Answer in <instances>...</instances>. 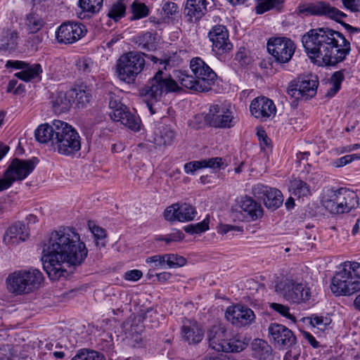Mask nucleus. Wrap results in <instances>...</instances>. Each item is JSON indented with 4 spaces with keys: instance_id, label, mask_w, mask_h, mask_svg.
Listing matches in <instances>:
<instances>
[{
    "instance_id": "aec40b11",
    "label": "nucleus",
    "mask_w": 360,
    "mask_h": 360,
    "mask_svg": "<svg viewBox=\"0 0 360 360\" xmlns=\"http://www.w3.org/2000/svg\"><path fill=\"white\" fill-rule=\"evenodd\" d=\"M250 110L252 116L262 121L274 117L276 113L274 103L265 96H259L254 98L250 105Z\"/></svg>"
},
{
    "instance_id": "e2e57ef3",
    "label": "nucleus",
    "mask_w": 360,
    "mask_h": 360,
    "mask_svg": "<svg viewBox=\"0 0 360 360\" xmlns=\"http://www.w3.org/2000/svg\"><path fill=\"white\" fill-rule=\"evenodd\" d=\"M360 0H342V4L345 8L351 11L355 12L359 10Z\"/></svg>"
},
{
    "instance_id": "bf43d9fd",
    "label": "nucleus",
    "mask_w": 360,
    "mask_h": 360,
    "mask_svg": "<svg viewBox=\"0 0 360 360\" xmlns=\"http://www.w3.org/2000/svg\"><path fill=\"white\" fill-rule=\"evenodd\" d=\"M108 100H109V108L110 111L114 110L121 106L124 105L121 103L120 98L119 96H117L113 92H110L108 94Z\"/></svg>"
},
{
    "instance_id": "ddd939ff",
    "label": "nucleus",
    "mask_w": 360,
    "mask_h": 360,
    "mask_svg": "<svg viewBox=\"0 0 360 360\" xmlns=\"http://www.w3.org/2000/svg\"><path fill=\"white\" fill-rule=\"evenodd\" d=\"M87 33L86 26L79 22L66 21L56 31V39L59 44H72L84 37Z\"/></svg>"
},
{
    "instance_id": "b1692460",
    "label": "nucleus",
    "mask_w": 360,
    "mask_h": 360,
    "mask_svg": "<svg viewBox=\"0 0 360 360\" xmlns=\"http://www.w3.org/2000/svg\"><path fill=\"white\" fill-rule=\"evenodd\" d=\"M110 118L115 122H120L131 130L139 131L141 129V120L131 113L126 105L115 109L109 112Z\"/></svg>"
},
{
    "instance_id": "338daca9",
    "label": "nucleus",
    "mask_w": 360,
    "mask_h": 360,
    "mask_svg": "<svg viewBox=\"0 0 360 360\" xmlns=\"http://www.w3.org/2000/svg\"><path fill=\"white\" fill-rule=\"evenodd\" d=\"M300 356L299 351L295 349H291L284 355L283 360H298Z\"/></svg>"
},
{
    "instance_id": "6ab92c4d",
    "label": "nucleus",
    "mask_w": 360,
    "mask_h": 360,
    "mask_svg": "<svg viewBox=\"0 0 360 360\" xmlns=\"http://www.w3.org/2000/svg\"><path fill=\"white\" fill-rule=\"evenodd\" d=\"M195 209L188 203H175L168 206L164 211L165 219L170 222L189 221L195 217Z\"/></svg>"
},
{
    "instance_id": "72a5a7b5",
    "label": "nucleus",
    "mask_w": 360,
    "mask_h": 360,
    "mask_svg": "<svg viewBox=\"0 0 360 360\" xmlns=\"http://www.w3.org/2000/svg\"><path fill=\"white\" fill-rule=\"evenodd\" d=\"M46 25L45 20L37 13L31 12L26 15L25 27L30 34L39 32Z\"/></svg>"
},
{
    "instance_id": "de8ad7c7",
    "label": "nucleus",
    "mask_w": 360,
    "mask_h": 360,
    "mask_svg": "<svg viewBox=\"0 0 360 360\" xmlns=\"http://www.w3.org/2000/svg\"><path fill=\"white\" fill-rule=\"evenodd\" d=\"M162 11L166 17L175 18L179 13V7L171 0H162Z\"/></svg>"
},
{
    "instance_id": "58836bf2",
    "label": "nucleus",
    "mask_w": 360,
    "mask_h": 360,
    "mask_svg": "<svg viewBox=\"0 0 360 360\" xmlns=\"http://www.w3.org/2000/svg\"><path fill=\"white\" fill-rule=\"evenodd\" d=\"M136 43L140 49L146 51L155 49V36L150 32H145L137 37Z\"/></svg>"
},
{
    "instance_id": "6e6552de",
    "label": "nucleus",
    "mask_w": 360,
    "mask_h": 360,
    "mask_svg": "<svg viewBox=\"0 0 360 360\" xmlns=\"http://www.w3.org/2000/svg\"><path fill=\"white\" fill-rule=\"evenodd\" d=\"M55 127L56 136L53 142V148L58 153L72 156L81 149V137L79 133L68 123L63 122H57Z\"/></svg>"
},
{
    "instance_id": "f704fd0d",
    "label": "nucleus",
    "mask_w": 360,
    "mask_h": 360,
    "mask_svg": "<svg viewBox=\"0 0 360 360\" xmlns=\"http://www.w3.org/2000/svg\"><path fill=\"white\" fill-rule=\"evenodd\" d=\"M18 34L15 30H3L0 33V50L13 51L18 45Z\"/></svg>"
},
{
    "instance_id": "5fc2aeb1",
    "label": "nucleus",
    "mask_w": 360,
    "mask_h": 360,
    "mask_svg": "<svg viewBox=\"0 0 360 360\" xmlns=\"http://www.w3.org/2000/svg\"><path fill=\"white\" fill-rule=\"evenodd\" d=\"M271 309H274L283 316L289 319H293V316L291 315L289 312V307L288 306L278 304V303H271L270 304Z\"/></svg>"
},
{
    "instance_id": "13d9d810",
    "label": "nucleus",
    "mask_w": 360,
    "mask_h": 360,
    "mask_svg": "<svg viewBox=\"0 0 360 360\" xmlns=\"http://www.w3.org/2000/svg\"><path fill=\"white\" fill-rule=\"evenodd\" d=\"M287 93L290 96L295 98L297 100L301 98L303 99L301 91H300L298 83H290L287 89Z\"/></svg>"
},
{
    "instance_id": "f257e3e1",
    "label": "nucleus",
    "mask_w": 360,
    "mask_h": 360,
    "mask_svg": "<svg viewBox=\"0 0 360 360\" xmlns=\"http://www.w3.org/2000/svg\"><path fill=\"white\" fill-rule=\"evenodd\" d=\"M87 253L86 245L75 229L67 227L52 231L43 243L44 269L51 280H58L66 272L65 263L80 265Z\"/></svg>"
},
{
    "instance_id": "4be33fe9",
    "label": "nucleus",
    "mask_w": 360,
    "mask_h": 360,
    "mask_svg": "<svg viewBox=\"0 0 360 360\" xmlns=\"http://www.w3.org/2000/svg\"><path fill=\"white\" fill-rule=\"evenodd\" d=\"M6 66L21 70L15 73V77L25 82H29L37 78L42 72V68L39 63L30 64L21 60H8Z\"/></svg>"
},
{
    "instance_id": "7ed1b4c3",
    "label": "nucleus",
    "mask_w": 360,
    "mask_h": 360,
    "mask_svg": "<svg viewBox=\"0 0 360 360\" xmlns=\"http://www.w3.org/2000/svg\"><path fill=\"white\" fill-rule=\"evenodd\" d=\"M190 68L193 75H188L181 70H177L174 77L182 86L195 91L203 92L211 89L217 74L205 62L199 57L190 61Z\"/></svg>"
},
{
    "instance_id": "052dcab7",
    "label": "nucleus",
    "mask_w": 360,
    "mask_h": 360,
    "mask_svg": "<svg viewBox=\"0 0 360 360\" xmlns=\"http://www.w3.org/2000/svg\"><path fill=\"white\" fill-rule=\"evenodd\" d=\"M143 276L142 271L138 269H133L127 271L124 275V278L129 281H137Z\"/></svg>"
},
{
    "instance_id": "dca6fc26",
    "label": "nucleus",
    "mask_w": 360,
    "mask_h": 360,
    "mask_svg": "<svg viewBox=\"0 0 360 360\" xmlns=\"http://www.w3.org/2000/svg\"><path fill=\"white\" fill-rule=\"evenodd\" d=\"M205 122L216 128H231L236 123L232 112L219 105L210 106L209 112L205 116Z\"/></svg>"
},
{
    "instance_id": "412c9836",
    "label": "nucleus",
    "mask_w": 360,
    "mask_h": 360,
    "mask_svg": "<svg viewBox=\"0 0 360 360\" xmlns=\"http://www.w3.org/2000/svg\"><path fill=\"white\" fill-rule=\"evenodd\" d=\"M225 317L236 327H242L252 323L255 315L251 309L236 305L227 307Z\"/></svg>"
},
{
    "instance_id": "1a4fd4ad",
    "label": "nucleus",
    "mask_w": 360,
    "mask_h": 360,
    "mask_svg": "<svg viewBox=\"0 0 360 360\" xmlns=\"http://www.w3.org/2000/svg\"><path fill=\"white\" fill-rule=\"evenodd\" d=\"M145 66L143 56L129 52L122 56L117 62V72L120 79L130 82L143 70Z\"/></svg>"
},
{
    "instance_id": "4d7b16f0",
    "label": "nucleus",
    "mask_w": 360,
    "mask_h": 360,
    "mask_svg": "<svg viewBox=\"0 0 360 360\" xmlns=\"http://www.w3.org/2000/svg\"><path fill=\"white\" fill-rule=\"evenodd\" d=\"M204 164L202 160L189 162L184 165V171L186 174H193L198 169H202Z\"/></svg>"
},
{
    "instance_id": "423d86ee",
    "label": "nucleus",
    "mask_w": 360,
    "mask_h": 360,
    "mask_svg": "<svg viewBox=\"0 0 360 360\" xmlns=\"http://www.w3.org/2000/svg\"><path fill=\"white\" fill-rule=\"evenodd\" d=\"M42 273L34 268L17 270L10 274L6 279L8 292L22 295L39 289L44 281Z\"/></svg>"
},
{
    "instance_id": "a211bd4d",
    "label": "nucleus",
    "mask_w": 360,
    "mask_h": 360,
    "mask_svg": "<svg viewBox=\"0 0 360 360\" xmlns=\"http://www.w3.org/2000/svg\"><path fill=\"white\" fill-rule=\"evenodd\" d=\"M252 195L262 200L265 206L269 209L276 210L283 203V195L281 192L274 188L264 184H257L252 188Z\"/></svg>"
},
{
    "instance_id": "cd10ccee",
    "label": "nucleus",
    "mask_w": 360,
    "mask_h": 360,
    "mask_svg": "<svg viewBox=\"0 0 360 360\" xmlns=\"http://www.w3.org/2000/svg\"><path fill=\"white\" fill-rule=\"evenodd\" d=\"M57 122H62V121L55 120L51 125L44 124L39 126L34 132L36 140L41 143H50L53 146V142L55 141V136H56V131H58L55 129V127L58 126Z\"/></svg>"
},
{
    "instance_id": "8fccbe9b",
    "label": "nucleus",
    "mask_w": 360,
    "mask_h": 360,
    "mask_svg": "<svg viewBox=\"0 0 360 360\" xmlns=\"http://www.w3.org/2000/svg\"><path fill=\"white\" fill-rule=\"evenodd\" d=\"M331 323L330 319L326 316L312 315L310 317V323L313 327L323 331L326 329L327 326Z\"/></svg>"
},
{
    "instance_id": "4468645a",
    "label": "nucleus",
    "mask_w": 360,
    "mask_h": 360,
    "mask_svg": "<svg viewBox=\"0 0 360 360\" xmlns=\"http://www.w3.org/2000/svg\"><path fill=\"white\" fill-rule=\"evenodd\" d=\"M270 342L278 349H286L294 345L296 337L288 328L279 323H271L268 328Z\"/></svg>"
},
{
    "instance_id": "5701e85b",
    "label": "nucleus",
    "mask_w": 360,
    "mask_h": 360,
    "mask_svg": "<svg viewBox=\"0 0 360 360\" xmlns=\"http://www.w3.org/2000/svg\"><path fill=\"white\" fill-rule=\"evenodd\" d=\"M235 210L247 219L252 220H256L263 216V209L261 205L247 195L236 200Z\"/></svg>"
},
{
    "instance_id": "c9c22d12",
    "label": "nucleus",
    "mask_w": 360,
    "mask_h": 360,
    "mask_svg": "<svg viewBox=\"0 0 360 360\" xmlns=\"http://www.w3.org/2000/svg\"><path fill=\"white\" fill-rule=\"evenodd\" d=\"M69 96L71 100L82 106L89 103L91 98V91L86 86L81 85L77 88L72 89L69 91Z\"/></svg>"
},
{
    "instance_id": "a878e982",
    "label": "nucleus",
    "mask_w": 360,
    "mask_h": 360,
    "mask_svg": "<svg viewBox=\"0 0 360 360\" xmlns=\"http://www.w3.org/2000/svg\"><path fill=\"white\" fill-rule=\"evenodd\" d=\"M29 237V231L25 224L17 221L6 230L4 242L7 245H15L25 241Z\"/></svg>"
},
{
    "instance_id": "3c124183",
    "label": "nucleus",
    "mask_w": 360,
    "mask_h": 360,
    "mask_svg": "<svg viewBox=\"0 0 360 360\" xmlns=\"http://www.w3.org/2000/svg\"><path fill=\"white\" fill-rule=\"evenodd\" d=\"M208 229L209 221L207 219H204L199 223L186 226L184 227V231L188 233L194 234L201 233L207 231Z\"/></svg>"
},
{
    "instance_id": "a19ab883",
    "label": "nucleus",
    "mask_w": 360,
    "mask_h": 360,
    "mask_svg": "<svg viewBox=\"0 0 360 360\" xmlns=\"http://www.w3.org/2000/svg\"><path fill=\"white\" fill-rule=\"evenodd\" d=\"M175 135V132L169 127L164 126L160 130V135L155 141L158 144L169 146L173 143Z\"/></svg>"
},
{
    "instance_id": "0eeeda50",
    "label": "nucleus",
    "mask_w": 360,
    "mask_h": 360,
    "mask_svg": "<svg viewBox=\"0 0 360 360\" xmlns=\"http://www.w3.org/2000/svg\"><path fill=\"white\" fill-rule=\"evenodd\" d=\"M322 202L332 214L348 213L359 205L356 193L347 188L328 190L323 196Z\"/></svg>"
},
{
    "instance_id": "393cba45",
    "label": "nucleus",
    "mask_w": 360,
    "mask_h": 360,
    "mask_svg": "<svg viewBox=\"0 0 360 360\" xmlns=\"http://www.w3.org/2000/svg\"><path fill=\"white\" fill-rule=\"evenodd\" d=\"M181 332L182 338L190 345L199 343L204 336L200 324L192 319H186L183 321Z\"/></svg>"
},
{
    "instance_id": "c85d7f7f",
    "label": "nucleus",
    "mask_w": 360,
    "mask_h": 360,
    "mask_svg": "<svg viewBox=\"0 0 360 360\" xmlns=\"http://www.w3.org/2000/svg\"><path fill=\"white\" fill-rule=\"evenodd\" d=\"M50 103L54 112L60 114L68 111L72 105L71 97L69 96V91H60L53 94L50 97Z\"/></svg>"
},
{
    "instance_id": "0e129e2a",
    "label": "nucleus",
    "mask_w": 360,
    "mask_h": 360,
    "mask_svg": "<svg viewBox=\"0 0 360 360\" xmlns=\"http://www.w3.org/2000/svg\"><path fill=\"white\" fill-rule=\"evenodd\" d=\"M13 184V183L4 172L3 178L0 179V192L9 188Z\"/></svg>"
},
{
    "instance_id": "20e7f679",
    "label": "nucleus",
    "mask_w": 360,
    "mask_h": 360,
    "mask_svg": "<svg viewBox=\"0 0 360 360\" xmlns=\"http://www.w3.org/2000/svg\"><path fill=\"white\" fill-rule=\"evenodd\" d=\"M150 58L155 64H159L162 67H159L155 75L147 82L141 90V94L151 101L158 102L163 94L178 91L180 87L174 79L163 72V70H166L167 66L172 65L171 58L160 59L151 56Z\"/></svg>"
},
{
    "instance_id": "7c9ffc66",
    "label": "nucleus",
    "mask_w": 360,
    "mask_h": 360,
    "mask_svg": "<svg viewBox=\"0 0 360 360\" xmlns=\"http://www.w3.org/2000/svg\"><path fill=\"white\" fill-rule=\"evenodd\" d=\"M300 91L302 94L303 99H308L314 97L316 94L319 81L316 77L309 75L303 77L297 82Z\"/></svg>"
},
{
    "instance_id": "9b49d317",
    "label": "nucleus",
    "mask_w": 360,
    "mask_h": 360,
    "mask_svg": "<svg viewBox=\"0 0 360 360\" xmlns=\"http://www.w3.org/2000/svg\"><path fill=\"white\" fill-rule=\"evenodd\" d=\"M283 297L294 304L307 302L311 297V290L306 285L293 280H285L277 285Z\"/></svg>"
},
{
    "instance_id": "603ef678",
    "label": "nucleus",
    "mask_w": 360,
    "mask_h": 360,
    "mask_svg": "<svg viewBox=\"0 0 360 360\" xmlns=\"http://www.w3.org/2000/svg\"><path fill=\"white\" fill-rule=\"evenodd\" d=\"M202 162H204L205 165L203 166V168L210 167L212 169L216 168H224L227 165L225 162V160L222 158L216 157L212 158L209 159L202 160Z\"/></svg>"
},
{
    "instance_id": "9d476101",
    "label": "nucleus",
    "mask_w": 360,
    "mask_h": 360,
    "mask_svg": "<svg viewBox=\"0 0 360 360\" xmlns=\"http://www.w3.org/2000/svg\"><path fill=\"white\" fill-rule=\"evenodd\" d=\"M295 49V43L288 37L271 38L267 42L268 52L279 64L288 63L294 55Z\"/></svg>"
},
{
    "instance_id": "6e6d98bb",
    "label": "nucleus",
    "mask_w": 360,
    "mask_h": 360,
    "mask_svg": "<svg viewBox=\"0 0 360 360\" xmlns=\"http://www.w3.org/2000/svg\"><path fill=\"white\" fill-rule=\"evenodd\" d=\"M94 63L91 59L89 58H83L79 59L77 63V67L79 71L84 73H88L91 71Z\"/></svg>"
},
{
    "instance_id": "c03bdc74",
    "label": "nucleus",
    "mask_w": 360,
    "mask_h": 360,
    "mask_svg": "<svg viewBox=\"0 0 360 360\" xmlns=\"http://www.w3.org/2000/svg\"><path fill=\"white\" fill-rule=\"evenodd\" d=\"M71 360H103V356L94 350L82 349Z\"/></svg>"
},
{
    "instance_id": "e433bc0d",
    "label": "nucleus",
    "mask_w": 360,
    "mask_h": 360,
    "mask_svg": "<svg viewBox=\"0 0 360 360\" xmlns=\"http://www.w3.org/2000/svg\"><path fill=\"white\" fill-rule=\"evenodd\" d=\"M290 191L294 196L297 198L308 197L311 195L310 186L300 179H294L290 181Z\"/></svg>"
},
{
    "instance_id": "39448f33",
    "label": "nucleus",
    "mask_w": 360,
    "mask_h": 360,
    "mask_svg": "<svg viewBox=\"0 0 360 360\" xmlns=\"http://www.w3.org/2000/svg\"><path fill=\"white\" fill-rule=\"evenodd\" d=\"M330 289L336 296L350 295L360 291V263L344 262L333 276Z\"/></svg>"
},
{
    "instance_id": "37998d69",
    "label": "nucleus",
    "mask_w": 360,
    "mask_h": 360,
    "mask_svg": "<svg viewBox=\"0 0 360 360\" xmlns=\"http://www.w3.org/2000/svg\"><path fill=\"white\" fill-rule=\"evenodd\" d=\"M146 262L149 264L151 269H149L148 276L152 277L150 272L156 269H166L165 255H155L146 258Z\"/></svg>"
},
{
    "instance_id": "2f4dec72",
    "label": "nucleus",
    "mask_w": 360,
    "mask_h": 360,
    "mask_svg": "<svg viewBox=\"0 0 360 360\" xmlns=\"http://www.w3.org/2000/svg\"><path fill=\"white\" fill-rule=\"evenodd\" d=\"M226 343L224 345V352H240L244 350L248 345L247 339L240 334L231 335L229 332Z\"/></svg>"
},
{
    "instance_id": "f3484780",
    "label": "nucleus",
    "mask_w": 360,
    "mask_h": 360,
    "mask_svg": "<svg viewBox=\"0 0 360 360\" xmlns=\"http://www.w3.org/2000/svg\"><path fill=\"white\" fill-rule=\"evenodd\" d=\"M208 37L212 41V49L216 54L226 53L233 49L228 30L224 25L213 26L208 32Z\"/></svg>"
},
{
    "instance_id": "bb28decb",
    "label": "nucleus",
    "mask_w": 360,
    "mask_h": 360,
    "mask_svg": "<svg viewBox=\"0 0 360 360\" xmlns=\"http://www.w3.org/2000/svg\"><path fill=\"white\" fill-rule=\"evenodd\" d=\"M229 331L222 325H214L207 331V340L210 347L217 352H223L226 343Z\"/></svg>"
},
{
    "instance_id": "774afa93",
    "label": "nucleus",
    "mask_w": 360,
    "mask_h": 360,
    "mask_svg": "<svg viewBox=\"0 0 360 360\" xmlns=\"http://www.w3.org/2000/svg\"><path fill=\"white\" fill-rule=\"evenodd\" d=\"M155 276L159 282L165 283L169 281L172 278V274L169 272L164 271L159 274H156Z\"/></svg>"
},
{
    "instance_id": "a18cd8bd",
    "label": "nucleus",
    "mask_w": 360,
    "mask_h": 360,
    "mask_svg": "<svg viewBox=\"0 0 360 360\" xmlns=\"http://www.w3.org/2000/svg\"><path fill=\"white\" fill-rule=\"evenodd\" d=\"M283 2V0H258V3L255 6L256 13L262 14L271 8H278Z\"/></svg>"
},
{
    "instance_id": "09e8293b",
    "label": "nucleus",
    "mask_w": 360,
    "mask_h": 360,
    "mask_svg": "<svg viewBox=\"0 0 360 360\" xmlns=\"http://www.w3.org/2000/svg\"><path fill=\"white\" fill-rule=\"evenodd\" d=\"M166 267L177 268L185 265L186 260L184 257L176 254H164Z\"/></svg>"
},
{
    "instance_id": "2eb2a0df",
    "label": "nucleus",
    "mask_w": 360,
    "mask_h": 360,
    "mask_svg": "<svg viewBox=\"0 0 360 360\" xmlns=\"http://www.w3.org/2000/svg\"><path fill=\"white\" fill-rule=\"evenodd\" d=\"M39 160L37 158L29 160L14 158L5 170V172L13 183L21 181L33 172Z\"/></svg>"
},
{
    "instance_id": "680f3d73",
    "label": "nucleus",
    "mask_w": 360,
    "mask_h": 360,
    "mask_svg": "<svg viewBox=\"0 0 360 360\" xmlns=\"http://www.w3.org/2000/svg\"><path fill=\"white\" fill-rule=\"evenodd\" d=\"M89 226L91 233L97 239H102L106 236L105 230L103 228L96 225L91 226L89 224Z\"/></svg>"
},
{
    "instance_id": "f8f14e48",
    "label": "nucleus",
    "mask_w": 360,
    "mask_h": 360,
    "mask_svg": "<svg viewBox=\"0 0 360 360\" xmlns=\"http://www.w3.org/2000/svg\"><path fill=\"white\" fill-rule=\"evenodd\" d=\"M297 12L304 16L323 15L336 21H340L346 17L343 12L325 1L301 4L297 7Z\"/></svg>"
},
{
    "instance_id": "ea45409f",
    "label": "nucleus",
    "mask_w": 360,
    "mask_h": 360,
    "mask_svg": "<svg viewBox=\"0 0 360 360\" xmlns=\"http://www.w3.org/2000/svg\"><path fill=\"white\" fill-rule=\"evenodd\" d=\"M131 20H136L147 17L149 15L150 10L143 3L134 1L131 5Z\"/></svg>"
},
{
    "instance_id": "69168bd1",
    "label": "nucleus",
    "mask_w": 360,
    "mask_h": 360,
    "mask_svg": "<svg viewBox=\"0 0 360 360\" xmlns=\"http://www.w3.org/2000/svg\"><path fill=\"white\" fill-rule=\"evenodd\" d=\"M303 337L314 348L316 349L320 347V343L310 333L304 331L303 333Z\"/></svg>"
},
{
    "instance_id": "79ce46f5",
    "label": "nucleus",
    "mask_w": 360,
    "mask_h": 360,
    "mask_svg": "<svg viewBox=\"0 0 360 360\" xmlns=\"http://www.w3.org/2000/svg\"><path fill=\"white\" fill-rule=\"evenodd\" d=\"M103 0H79V6L84 12L95 14L101 9Z\"/></svg>"
},
{
    "instance_id": "f03ea898",
    "label": "nucleus",
    "mask_w": 360,
    "mask_h": 360,
    "mask_svg": "<svg viewBox=\"0 0 360 360\" xmlns=\"http://www.w3.org/2000/svg\"><path fill=\"white\" fill-rule=\"evenodd\" d=\"M308 57L321 65H335L350 53V42L344 35L328 27L311 29L302 37Z\"/></svg>"
},
{
    "instance_id": "473e14b6",
    "label": "nucleus",
    "mask_w": 360,
    "mask_h": 360,
    "mask_svg": "<svg viewBox=\"0 0 360 360\" xmlns=\"http://www.w3.org/2000/svg\"><path fill=\"white\" fill-rule=\"evenodd\" d=\"M252 356L259 360H268L271 357V347L262 339H256L252 343Z\"/></svg>"
},
{
    "instance_id": "4c0bfd02",
    "label": "nucleus",
    "mask_w": 360,
    "mask_h": 360,
    "mask_svg": "<svg viewBox=\"0 0 360 360\" xmlns=\"http://www.w3.org/2000/svg\"><path fill=\"white\" fill-rule=\"evenodd\" d=\"M344 79V70L335 72L330 78V87L328 89L326 96L329 98L333 97L340 91Z\"/></svg>"
},
{
    "instance_id": "864d4df0",
    "label": "nucleus",
    "mask_w": 360,
    "mask_h": 360,
    "mask_svg": "<svg viewBox=\"0 0 360 360\" xmlns=\"http://www.w3.org/2000/svg\"><path fill=\"white\" fill-rule=\"evenodd\" d=\"M356 160H360V154L347 155L335 160L333 165L335 167H341Z\"/></svg>"
},
{
    "instance_id": "c756f323",
    "label": "nucleus",
    "mask_w": 360,
    "mask_h": 360,
    "mask_svg": "<svg viewBox=\"0 0 360 360\" xmlns=\"http://www.w3.org/2000/svg\"><path fill=\"white\" fill-rule=\"evenodd\" d=\"M206 0H187L185 11L191 20H198L201 18L207 11Z\"/></svg>"
},
{
    "instance_id": "49530a36",
    "label": "nucleus",
    "mask_w": 360,
    "mask_h": 360,
    "mask_svg": "<svg viewBox=\"0 0 360 360\" xmlns=\"http://www.w3.org/2000/svg\"><path fill=\"white\" fill-rule=\"evenodd\" d=\"M125 12V5L122 2H116L110 8L108 16L117 22L124 16Z\"/></svg>"
}]
</instances>
